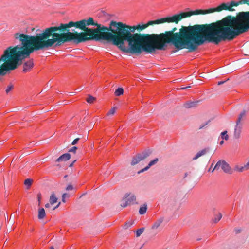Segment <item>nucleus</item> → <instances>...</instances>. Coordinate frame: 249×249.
<instances>
[{
  "instance_id": "f257e3e1",
  "label": "nucleus",
  "mask_w": 249,
  "mask_h": 249,
  "mask_svg": "<svg viewBox=\"0 0 249 249\" xmlns=\"http://www.w3.org/2000/svg\"><path fill=\"white\" fill-rule=\"evenodd\" d=\"M229 15L221 20L209 24L181 26L179 32L174 27L159 34H153L152 53L156 50H165L172 43L180 50L193 52L205 42L218 44L221 41L232 40Z\"/></svg>"
},
{
  "instance_id": "f03ea898",
  "label": "nucleus",
  "mask_w": 249,
  "mask_h": 249,
  "mask_svg": "<svg viewBox=\"0 0 249 249\" xmlns=\"http://www.w3.org/2000/svg\"><path fill=\"white\" fill-rule=\"evenodd\" d=\"M99 24L92 17L75 22L61 23L59 26L46 28L36 33L44 50L56 46H61L72 41L76 44L94 40Z\"/></svg>"
},
{
  "instance_id": "7ed1b4c3",
  "label": "nucleus",
  "mask_w": 249,
  "mask_h": 249,
  "mask_svg": "<svg viewBox=\"0 0 249 249\" xmlns=\"http://www.w3.org/2000/svg\"><path fill=\"white\" fill-rule=\"evenodd\" d=\"M122 52L127 54L140 55L143 52L152 53L153 34L135 33L137 25L129 26L121 22Z\"/></svg>"
},
{
  "instance_id": "20e7f679",
  "label": "nucleus",
  "mask_w": 249,
  "mask_h": 249,
  "mask_svg": "<svg viewBox=\"0 0 249 249\" xmlns=\"http://www.w3.org/2000/svg\"><path fill=\"white\" fill-rule=\"evenodd\" d=\"M14 37L21 43L22 46L8 47L0 57V63L8 62L19 66L21 65L23 60L28 58L35 51L43 50L36 34L33 36L16 33L14 34Z\"/></svg>"
},
{
  "instance_id": "39448f33",
  "label": "nucleus",
  "mask_w": 249,
  "mask_h": 249,
  "mask_svg": "<svg viewBox=\"0 0 249 249\" xmlns=\"http://www.w3.org/2000/svg\"><path fill=\"white\" fill-rule=\"evenodd\" d=\"M121 22L110 21L109 27L99 25L94 40H105L111 41L112 44L122 51L121 36L119 35Z\"/></svg>"
},
{
  "instance_id": "423d86ee",
  "label": "nucleus",
  "mask_w": 249,
  "mask_h": 249,
  "mask_svg": "<svg viewBox=\"0 0 249 249\" xmlns=\"http://www.w3.org/2000/svg\"><path fill=\"white\" fill-rule=\"evenodd\" d=\"M229 17L232 40L249 30V11L240 12L236 16Z\"/></svg>"
},
{
  "instance_id": "0eeeda50",
  "label": "nucleus",
  "mask_w": 249,
  "mask_h": 249,
  "mask_svg": "<svg viewBox=\"0 0 249 249\" xmlns=\"http://www.w3.org/2000/svg\"><path fill=\"white\" fill-rule=\"evenodd\" d=\"M229 17L232 40L249 30V11L240 12L236 16Z\"/></svg>"
},
{
  "instance_id": "6e6552de",
  "label": "nucleus",
  "mask_w": 249,
  "mask_h": 249,
  "mask_svg": "<svg viewBox=\"0 0 249 249\" xmlns=\"http://www.w3.org/2000/svg\"><path fill=\"white\" fill-rule=\"evenodd\" d=\"M136 197L133 194L126 193L123 196L121 201V206L125 208L128 205L134 204L136 203Z\"/></svg>"
},
{
  "instance_id": "1a4fd4ad",
  "label": "nucleus",
  "mask_w": 249,
  "mask_h": 249,
  "mask_svg": "<svg viewBox=\"0 0 249 249\" xmlns=\"http://www.w3.org/2000/svg\"><path fill=\"white\" fill-rule=\"evenodd\" d=\"M198 10L191 11L189 12H181L178 14L174 15L173 16L174 23L178 24L183 18L189 17L192 15H199Z\"/></svg>"
},
{
  "instance_id": "9d476101",
  "label": "nucleus",
  "mask_w": 249,
  "mask_h": 249,
  "mask_svg": "<svg viewBox=\"0 0 249 249\" xmlns=\"http://www.w3.org/2000/svg\"><path fill=\"white\" fill-rule=\"evenodd\" d=\"M219 168H221L225 173L229 174H232L233 172L231 166L225 160H219L213 169L212 172L214 170H218Z\"/></svg>"
},
{
  "instance_id": "9b49d317",
  "label": "nucleus",
  "mask_w": 249,
  "mask_h": 249,
  "mask_svg": "<svg viewBox=\"0 0 249 249\" xmlns=\"http://www.w3.org/2000/svg\"><path fill=\"white\" fill-rule=\"evenodd\" d=\"M151 151L149 150L144 151L142 153H139L135 156L133 157L131 162V165L134 166L136 164L139 163L141 161H142L146 159L151 154Z\"/></svg>"
},
{
  "instance_id": "f8f14e48",
  "label": "nucleus",
  "mask_w": 249,
  "mask_h": 249,
  "mask_svg": "<svg viewBox=\"0 0 249 249\" xmlns=\"http://www.w3.org/2000/svg\"><path fill=\"white\" fill-rule=\"evenodd\" d=\"M222 10L233 11H234V9H231V7H230L229 2H228V3H223L216 8H210V9L205 10V11H206V14H210V13L215 12H219Z\"/></svg>"
},
{
  "instance_id": "ddd939ff",
  "label": "nucleus",
  "mask_w": 249,
  "mask_h": 249,
  "mask_svg": "<svg viewBox=\"0 0 249 249\" xmlns=\"http://www.w3.org/2000/svg\"><path fill=\"white\" fill-rule=\"evenodd\" d=\"M165 22L174 23L173 16L161 18L155 20L149 21L146 24H145V25L147 28L150 25H153L154 24H159Z\"/></svg>"
},
{
  "instance_id": "4468645a",
  "label": "nucleus",
  "mask_w": 249,
  "mask_h": 249,
  "mask_svg": "<svg viewBox=\"0 0 249 249\" xmlns=\"http://www.w3.org/2000/svg\"><path fill=\"white\" fill-rule=\"evenodd\" d=\"M18 67V66H16V65L11 64L8 62L6 63H3L0 66V76L5 75L7 71L14 70Z\"/></svg>"
},
{
  "instance_id": "2eb2a0df",
  "label": "nucleus",
  "mask_w": 249,
  "mask_h": 249,
  "mask_svg": "<svg viewBox=\"0 0 249 249\" xmlns=\"http://www.w3.org/2000/svg\"><path fill=\"white\" fill-rule=\"evenodd\" d=\"M229 7L231 9H233V7L238 6L241 4H247L249 6V0H240L238 1H231L229 2Z\"/></svg>"
},
{
  "instance_id": "dca6fc26",
  "label": "nucleus",
  "mask_w": 249,
  "mask_h": 249,
  "mask_svg": "<svg viewBox=\"0 0 249 249\" xmlns=\"http://www.w3.org/2000/svg\"><path fill=\"white\" fill-rule=\"evenodd\" d=\"M33 60H29L25 62L23 65V72H27L29 71L33 67Z\"/></svg>"
},
{
  "instance_id": "f3484780",
  "label": "nucleus",
  "mask_w": 249,
  "mask_h": 249,
  "mask_svg": "<svg viewBox=\"0 0 249 249\" xmlns=\"http://www.w3.org/2000/svg\"><path fill=\"white\" fill-rule=\"evenodd\" d=\"M158 158H155L153 160H151L146 167L138 171V173L140 174L147 171L151 166L156 164L158 162Z\"/></svg>"
},
{
  "instance_id": "a211bd4d",
  "label": "nucleus",
  "mask_w": 249,
  "mask_h": 249,
  "mask_svg": "<svg viewBox=\"0 0 249 249\" xmlns=\"http://www.w3.org/2000/svg\"><path fill=\"white\" fill-rule=\"evenodd\" d=\"M242 125L236 124L234 132V138L238 139L240 137V134L241 132Z\"/></svg>"
},
{
  "instance_id": "6ab92c4d",
  "label": "nucleus",
  "mask_w": 249,
  "mask_h": 249,
  "mask_svg": "<svg viewBox=\"0 0 249 249\" xmlns=\"http://www.w3.org/2000/svg\"><path fill=\"white\" fill-rule=\"evenodd\" d=\"M163 217H160L152 225L151 227V229L153 230L157 229L161 225V224L163 222Z\"/></svg>"
},
{
  "instance_id": "aec40b11",
  "label": "nucleus",
  "mask_w": 249,
  "mask_h": 249,
  "mask_svg": "<svg viewBox=\"0 0 249 249\" xmlns=\"http://www.w3.org/2000/svg\"><path fill=\"white\" fill-rule=\"evenodd\" d=\"M71 158V155L69 153H65L60 156L57 160V162L67 161Z\"/></svg>"
},
{
  "instance_id": "412c9836",
  "label": "nucleus",
  "mask_w": 249,
  "mask_h": 249,
  "mask_svg": "<svg viewBox=\"0 0 249 249\" xmlns=\"http://www.w3.org/2000/svg\"><path fill=\"white\" fill-rule=\"evenodd\" d=\"M209 151V148H205L198 152L196 153V156L193 158V160H196L200 157L201 156H202L206 154L207 152Z\"/></svg>"
},
{
  "instance_id": "4be33fe9",
  "label": "nucleus",
  "mask_w": 249,
  "mask_h": 249,
  "mask_svg": "<svg viewBox=\"0 0 249 249\" xmlns=\"http://www.w3.org/2000/svg\"><path fill=\"white\" fill-rule=\"evenodd\" d=\"M45 211L44 208H39L38 211L37 217L39 219H42L45 216Z\"/></svg>"
},
{
  "instance_id": "5701e85b",
  "label": "nucleus",
  "mask_w": 249,
  "mask_h": 249,
  "mask_svg": "<svg viewBox=\"0 0 249 249\" xmlns=\"http://www.w3.org/2000/svg\"><path fill=\"white\" fill-rule=\"evenodd\" d=\"M198 102V101L188 102L185 103L183 106L185 108H189L196 107Z\"/></svg>"
},
{
  "instance_id": "b1692460",
  "label": "nucleus",
  "mask_w": 249,
  "mask_h": 249,
  "mask_svg": "<svg viewBox=\"0 0 249 249\" xmlns=\"http://www.w3.org/2000/svg\"><path fill=\"white\" fill-rule=\"evenodd\" d=\"M246 116V111L243 110L239 115L238 120L236 121L237 125H242L241 124V121L243 120V118Z\"/></svg>"
},
{
  "instance_id": "393cba45",
  "label": "nucleus",
  "mask_w": 249,
  "mask_h": 249,
  "mask_svg": "<svg viewBox=\"0 0 249 249\" xmlns=\"http://www.w3.org/2000/svg\"><path fill=\"white\" fill-rule=\"evenodd\" d=\"M57 198L55 196L54 193H53L49 198V202L51 205H53L54 203H56L57 201Z\"/></svg>"
},
{
  "instance_id": "a878e982",
  "label": "nucleus",
  "mask_w": 249,
  "mask_h": 249,
  "mask_svg": "<svg viewBox=\"0 0 249 249\" xmlns=\"http://www.w3.org/2000/svg\"><path fill=\"white\" fill-rule=\"evenodd\" d=\"M234 170L239 172H243V171H247L248 170L244 165L243 166L241 167L238 165H235L234 167Z\"/></svg>"
},
{
  "instance_id": "bb28decb",
  "label": "nucleus",
  "mask_w": 249,
  "mask_h": 249,
  "mask_svg": "<svg viewBox=\"0 0 249 249\" xmlns=\"http://www.w3.org/2000/svg\"><path fill=\"white\" fill-rule=\"evenodd\" d=\"M96 99L95 97H93V96L89 94L88 95V97L86 98V101L89 104L93 103L95 101H96Z\"/></svg>"
},
{
  "instance_id": "cd10ccee",
  "label": "nucleus",
  "mask_w": 249,
  "mask_h": 249,
  "mask_svg": "<svg viewBox=\"0 0 249 249\" xmlns=\"http://www.w3.org/2000/svg\"><path fill=\"white\" fill-rule=\"evenodd\" d=\"M147 210V205L146 204H144L143 206L141 207L139 209V213L140 214H144Z\"/></svg>"
},
{
  "instance_id": "c85d7f7f",
  "label": "nucleus",
  "mask_w": 249,
  "mask_h": 249,
  "mask_svg": "<svg viewBox=\"0 0 249 249\" xmlns=\"http://www.w3.org/2000/svg\"><path fill=\"white\" fill-rule=\"evenodd\" d=\"M124 93V89L122 88H118L115 91L114 94L116 96H119L122 95Z\"/></svg>"
},
{
  "instance_id": "c756f323",
  "label": "nucleus",
  "mask_w": 249,
  "mask_h": 249,
  "mask_svg": "<svg viewBox=\"0 0 249 249\" xmlns=\"http://www.w3.org/2000/svg\"><path fill=\"white\" fill-rule=\"evenodd\" d=\"M222 216V214L220 213H218L217 214L214 215V218L213 219V221L214 223H217L221 219Z\"/></svg>"
},
{
  "instance_id": "7c9ffc66",
  "label": "nucleus",
  "mask_w": 249,
  "mask_h": 249,
  "mask_svg": "<svg viewBox=\"0 0 249 249\" xmlns=\"http://www.w3.org/2000/svg\"><path fill=\"white\" fill-rule=\"evenodd\" d=\"M116 109H117V107H112L109 111L107 113V116H112L113 115L115 112H116Z\"/></svg>"
},
{
  "instance_id": "2f4dec72",
  "label": "nucleus",
  "mask_w": 249,
  "mask_h": 249,
  "mask_svg": "<svg viewBox=\"0 0 249 249\" xmlns=\"http://www.w3.org/2000/svg\"><path fill=\"white\" fill-rule=\"evenodd\" d=\"M33 182V180L30 178L26 179L24 181V184L27 186V189H29L31 186Z\"/></svg>"
},
{
  "instance_id": "473e14b6",
  "label": "nucleus",
  "mask_w": 249,
  "mask_h": 249,
  "mask_svg": "<svg viewBox=\"0 0 249 249\" xmlns=\"http://www.w3.org/2000/svg\"><path fill=\"white\" fill-rule=\"evenodd\" d=\"M221 138L223 140L224 139L225 140H227L229 139V136L227 135V131H224L221 132Z\"/></svg>"
},
{
  "instance_id": "72a5a7b5",
  "label": "nucleus",
  "mask_w": 249,
  "mask_h": 249,
  "mask_svg": "<svg viewBox=\"0 0 249 249\" xmlns=\"http://www.w3.org/2000/svg\"><path fill=\"white\" fill-rule=\"evenodd\" d=\"M14 88L13 85L12 84H10L5 89V92L8 94L10 91H11Z\"/></svg>"
},
{
  "instance_id": "f704fd0d",
  "label": "nucleus",
  "mask_w": 249,
  "mask_h": 249,
  "mask_svg": "<svg viewBox=\"0 0 249 249\" xmlns=\"http://www.w3.org/2000/svg\"><path fill=\"white\" fill-rule=\"evenodd\" d=\"M144 230V228H142L138 229L136 231V236L137 237H139L143 232Z\"/></svg>"
},
{
  "instance_id": "c9c22d12",
  "label": "nucleus",
  "mask_w": 249,
  "mask_h": 249,
  "mask_svg": "<svg viewBox=\"0 0 249 249\" xmlns=\"http://www.w3.org/2000/svg\"><path fill=\"white\" fill-rule=\"evenodd\" d=\"M146 28V27L145 24H142L141 25L140 24L137 25V30L139 31H142L144 29Z\"/></svg>"
},
{
  "instance_id": "e433bc0d",
  "label": "nucleus",
  "mask_w": 249,
  "mask_h": 249,
  "mask_svg": "<svg viewBox=\"0 0 249 249\" xmlns=\"http://www.w3.org/2000/svg\"><path fill=\"white\" fill-rule=\"evenodd\" d=\"M69 197V195L68 194H67V193L63 194L62 195V202L65 203L66 202L65 198L66 197Z\"/></svg>"
},
{
  "instance_id": "4c0bfd02",
  "label": "nucleus",
  "mask_w": 249,
  "mask_h": 249,
  "mask_svg": "<svg viewBox=\"0 0 249 249\" xmlns=\"http://www.w3.org/2000/svg\"><path fill=\"white\" fill-rule=\"evenodd\" d=\"M132 225V223L130 221L128 222H127L124 225V229H127L129 227H130L131 225Z\"/></svg>"
},
{
  "instance_id": "58836bf2",
  "label": "nucleus",
  "mask_w": 249,
  "mask_h": 249,
  "mask_svg": "<svg viewBox=\"0 0 249 249\" xmlns=\"http://www.w3.org/2000/svg\"><path fill=\"white\" fill-rule=\"evenodd\" d=\"M77 149V147L76 146H73L71 148L69 149V152H73L74 153H75Z\"/></svg>"
},
{
  "instance_id": "ea45409f",
  "label": "nucleus",
  "mask_w": 249,
  "mask_h": 249,
  "mask_svg": "<svg viewBox=\"0 0 249 249\" xmlns=\"http://www.w3.org/2000/svg\"><path fill=\"white\" fill-rule=\"evenodd\" d=\"M41 199V194H38L37 195V200H38V205H39L40 204Z\"/></svg>"
},
{
  "instance_id": "a19ab883",
  "label": "nucleus",
  "mask_w": 249,
  "mask_h": 249,
  "mask_svg": "<svg viewBox=\"0 0 249 249\" xmlns=\"http://www.w3.org/2000/svg\"><path fill=\"white\" fill-rule=\"evenodd\" d=\"M79 138H77L76 139H75L72 142L71 144L72 145H75L77 143V142L79 141Z\"/></svg>"
},
{
  "instance_id": "79ce46f5",
  "label": "nucleus",
  "mask_w": 249,
  "mask_h": 249,
  "mask_svg": "<svg viewBox=\"0 0 249 249\" xmlns=\"http://www.w3.org/2000/svg\"><path fill=\"white\" fill-rule=\"evenodd\" d=\"M72 189H73V187L71 185H70V184L68 185V186L66 188V190L67 191L71 190Z\"/></svg>"
},
{
  "instance_id": "37998d69",
  "label": "nucleus",
  "mask_w": 249,
  "mask_h": 249,
  "mask_svg": "<svg viewBox=\"0 0 249 249\" xmlns=\"http://www.w3.org/2000/svg\"><path fill=\"white\" fill-rule=\"evenodd\" d=\"M209 122V121L206 122L205 124L200 125L199 127V129H201L203 128L208 124Z\"/></svg>"
},
{
  "instance_id": "c03bdc74",
  "label": "nucleus",
  "mask_w": 249,
  "mask_h": 249,
  "mask_svg": "<svg viewBox=\"0 0 249 249\" xmlns=\"http://www.w3.org/2000/svg\"><path fill=\"white\" fill-rule=\"evenodd\" d=\"M199 14H206L205 10H198Z\"/></svg>"
},
{
  "instance_id": "a18cd8bd",
  "label": "nucleus",
  "mask_w": 249,
  "mask_h": 249,
  "mask_svg": "<svg viewBox=\"0 0 249 249\" xmlns=\"http://www.w3.org/2000/svg\"><path fill=\"white\" fill-rule=\"evenodd\" d=\"M60 204H61V202H59L55 207H54V208H53L52 209V210H54L56 209H57V208H58L59 207V206L60 205Z\"/></svg>"
},
{
  "instance_id": "49530a36",
  "label": "nucleus",
  "mask_w": 249,
  "mask_h": 249,
  "mask_svg": "<svg viewBox=\"0 0 249 249\" xmlns=\"http://www.w3.org/2000/svg\"><path fill=\"white\" fill-rule=\"evenodd\" d=\"M247 170L249 169V160L247 162V163L245 165Z\"/></svg>"
},
{
  "instance_id": "de8ad7c7",
  "label": "nucleus",
  "mask_w": 249,
  "mask_h": 249,
  "mask_svg": "<svg viewBox=\"0 0 249 249\" xmlns=\"http://www.w3.org/2000/svg\"><path fill=\"white\" fill-rule=\"evenodd\" d=\"M51 205V204H50V203H47V204H45V207L46 208H49L50 207Z\"/></svg>"
},
{
  "instance_id": "09e8293b",
  "label": "nucleus",
  "mask_w": 249,
  "mask_h": 249,
  "mask_svg": "<svg viewBox=\"0 0 249 249\" xmlns=\"http://www.w3.org/2000/svg\"><path fill=\"white\" fill-rule=\"evenodd\" d=\"M190 87H191V86H188V87H182V88H181L179 89L184 90V89H187L188 88H190Z\"/></svg>"
},
{
  "instance_id": "8fccbe9b",
  "label": "nucleus",
  "mask_w": 249,
  "mask_h": 249,
  "mask_svg": "<svg viewBox=\"0 0 249 249\" xmlns=\"http://www.w3.org/2000/svg\"><path fill=\"white\" fill-rule=\"evenodd\" d=\"M225 82V81L218 82V85H220L223 84H224Z\"/></svg>"
},
{
  "instance_id": "3c124183",
  "label": "nucleus",
  "mask_w": 249,
  "mask_h": 249,
  "mask_svg": "<svg viewBox=\"0 0 249 249\" xmlns=\"http://www.w3.org/2000/svg\"><path fill=\"white\" fill-rule=\"evenodd\" d=\"M76 161V160H74L70 165H69V167H71L73 166L74 163Z\"/></svg>"
},
{
  "instance_id": "603ef678",
  "label": "nucleus",
  "mask_w": 249,
  "mask_h": 249,
  "mask_svg": "<svg viewBox=\"0 0 249 249\" xmlns=\"http://www.w3.org/2000/svg\"><path fill=\"white\" fill-rule=\"evenodd\" d=\"M224 143V141L223 140H222L220 142V145H222Z\"/></svg>"
},
{
  "instance_id": "864d4df0",
  "label": "nucleus",
  "mask_w": 249,
  "mask_h": 249,
  "mask_svg": "<svg viewBox=\"0 0 249 249\" xmlns=\"http://www.w3.org/2000/svg\"><path fill=\"white\" fill-rule=\"evenodd\" d=\"M235 231H236V232L237 233H239L240 232V230H236Z\"/></svg>"
},
{
  "instance_id": "5fc2aeb1",
  "label": "nucleus",
  "mask_w": 249,
  "mask_h": 249,
  "mask_svg": "<svg viewBox=\"0 0 249 249\" xmlns=\"http://www.w3.org/2000/svg\"><path fill=\"white\" fill-rule=\"evenodd\" d=\"M213 164H212L211 165V167H210V169H209V171H210V170H211V169H213V167H213Z\"/></svg>"
},
{
  "instance_id": "6e6d98bb",
  "label": "nucleus",
  "mask_w": 249,
  "mask_h": 249,
  "mask_svg": "<svg viewBox=\"0 0 249 249\" xmlns=\"http://www.w3.org/2000/svg\"><path fill=\"white\" fill-rule=\"evenodd\" d=\"M50 249H55L53 246H51L50 247Z\"/></svg>"
},
{
  "instance_id": "4d7b16f0",
  "label": "nucleus",
  "mask_w": 249,
  "mask_h": 249,
  "mask_svg": "<svg viewBox=\"0 0 249 249\" xmlns=\"http://www.w3.org/2000/svg\"><path fill=\"white\" fill-rule=\"evenodd\" d=\"M248 74H249V76H248V77L249 78V73H248Z\"/></svg>"
}]
</instances>
